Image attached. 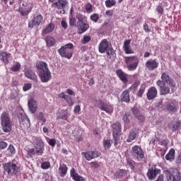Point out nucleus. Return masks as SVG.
<instances>
[{
	"label": "nucleus",
	"instance_id": "f257e3e1",
	"mask_svg": "<svg viewBox=\"0 0 181 181\" xmlns=\"http://www.w3.org/2000/svg\"><path fill=\"white\" fill-rule=\"evenodd\" d=\"M73 47L74 45L72 43L66 44L58 49V53L62 56V57L71 59V57H73Z\"/></svg>",
	"mask_w": 181,
	"mask_h": 181
},
{
	"label": "nucleus",
	"instance_id": "f03ea898",
	"mask_svg": "<svg viewBox=\"0 0 181 181\" xmlns=\"http://www.w3.org/2000/svg\"><path fill=\"white\" fill-rule=\"evenodd\" d=\"M1 122L4 132H11L12 131V122H11L9 114L3 112L1 115Z\"/></svg>",
	"mask_w": 181,
	"mask_h": 181
},
{
	"label": "nucleus",
	"instance_id": "7ed1b4c3",
	"mask_svg": "<svg viewBox=\"0 0 181 181\" xmlns=\"http://www.w3.org/2000/svg\"><path fill=\"white\" fill-rule=\"evenodd\" d=\"M100 53H107V56L110 54H115V51L111 47V44L107 40H103L98 46Z\"/></svg>",
	"mask_w": 181,
	"mask_h": 181
},
{
	"label": "nucleus",
	"instance_id": "20e7f679",
	"mask_svg": "<svg viewBox=\"0 0 181 181\" xmlns=\"http://www.w3.org/2000/svg\"><path fill=\"white\" fill-rule=\"evenodd\" d=\"M160 81H163L165 84H168L171 88L172 91L173 92L175 91V88L176 87V83L175 82L173 78H172V77L169 76V74L166 72L163 73L161 75V80H160Z\"/></svg>",
	"mask_w": 181,
	"mask_h": 181
},
{
	"label": "nucleus",
	"instance_id": "39448f33",
	"mask_svg": "<svg viewBox=\"0 0 181 181\" xmlns=\"http://www.w3.org/2000/svg\"><path fill=\"white\" fill-rule=\"evenodd\" d=\"M165 173L167 176V181H180L181 180L180 172H179V170H177V168L174 169L173 170V173H171L169 170H167Z\"/></svg>",
	"mask_w": 181,
	"mask_h": 181
},
{
	"label": "nucleus",
	"instance_id": "423d86ee",
	"mask_svg": "<svg viewBox=\"0 0 181 181\" xmlns=\"http://www.w3.org/2000/svg\"><path fill=\"white\" fill-rule=\"evenodd\" d=\"M3 168L7 172L8 175H11V176L18 173V167L13 163H6L3 164Z\"/></svg>",
	"mask_w": 181,
	"mask_h": 181
},
{
	"label": "nucleus",
	"instance_id": "0eeeda50",
	"mask_svg": "<svg viewBox=\"0 0 181 181\" xmlns=\"http://www.w3.org/2000/svg\"><path fill=\"white\" fill-rule=\"evenodd\" d=\"M19 122H20V127L23 131H25L30 127V120L26 115H20L18 116Z\"/></svg>",
	"mask_w": 181,
	"mask_h": 181
},
{
	"label": "nucleus",
	"instance_id": "6e6552de",
	"mask_svg": "<svg viewBox=\"0 0 181 181\" xmlns=\"http://www.w3.org/2000/svg\"><path fill=\"white\" fill-rule=\"evenodd\" d=\"M132 155L134 156V159H137L138 160H141V159H144L145 155L144 154V151L139 146H134L132 148Z\"/></svg>",
	"mask_w": 181,
	"mask_h": 181
},
{
	"label": "nucleus",
	"instance_id": "1a4fd4ad",
	"mask_svg": "<svg viewBox=\"0 0 181 181\" xmlns=\"http://www.w3.org/2000/svg\"><path fill=\"white\" fill-rule=\"evenodd\" d=\"M34 148L37 153L42 155L43 153V149L45 148V144H43V141L40 139H37L36 137L34 138L33 140Z\"/></svg>",
	"mask_w": 181,
	"mask_h": 181
},
{
	"label": "nucleus",
	"instance_id": "9d476101",
	"mask_svg": "<svg viewBox=\"0 0 181 181\" xmlns=\"http://www.w3.org/2000/svg\"><path fill=\"white\" fill-rule=\"evenodd\" d=\"M157 86L160 88V95H166L170 93V88L166 86L163 81L158 80L156 82Z\"/></svg>",
	"mask_w": 181,
	"mask_h": 181
},
{
	"label": "nucleus",
	"instance_id": "9b49d317",
	"mask_svg": "<svg viewBox=\"0 0 181 181\" xmlns=\"http://www.w3.org/2000/svg\"><path fill=\"white\" fill-rule=\"evenodd\" d=\"M39 77L40 78L42 83H47V81L52 78V73H50L49 69L40 71Z\"/></svg>",
	"mask_w": 181,
	"mask_h": 181
},
{
	"label": "nucleus",
	"instance_id": "f8f14e48",
	"mask_svg": "<svg viewBox=\"0 0 181 181\" xmlns=\"http://www.w3.org/2000/svg\"><path fill=\"white\" fill-rule=\"evenodd\" d=\"M81 155L84 156L86 160H91V159H94L95 158H100L101 153L100 152L95 151H88V152H82Z\"/></svg>",
	"mask_w": 181,
	"mask_h": 181
},
{
	"label": "nucleus",
	"instance_id": "ddd939ff",
	"mask_svg": "<svg viewBox=\"0 0 181 181\" xmlns=\"http://www.w3.org/2000/svg\"><path fill=\"white\" fill-rule=\"evenodd\" d=\"M159 173H160V170L156 168V165H153L148 168L147 176L150 180H153V179H155Z\"/></svg>",
	"mask_w": 181,
	"mask_h": 181
},
{
	"label": "nucleus",
	"instance_id": "4468645a",
	"mask_svg": "<svg viewBox=\"0 0 181 181\" xmlns=\"http://www.w3.org/2000/svg\"><path fill=\"white\" fill-rule=\"evenodd\" d=\"M146 67L150 71H153L159 67V62L156 59H148L146 62Z\"/></svg>",
	"mask_w": 181,
	"mask_h": 181
},
{
	"label": "nucleus",
	"instance_id": "2eb2a0df",
	"mask_svg": "<svg viewBox=\"0 0 181 181\" xmlns=\"http://www.w3.org/2000/svg\"><path fill=\"white\" fill-rule=\"evenodd\" d=\"M41 22H43V17L42 15H38L33 18V20L29 22L28 27L33 28L34 26H39Z\"/></svg>",
	"mask_w": 181,
	"mask_h": 181
},
{
	"label": "nucleus",
	"instance_id": "dca6fc26",
	"mask_svg": "<svg viewBox=\"0 0 181 181\" xmlns=\"http://www.w3.org/2000/svg\"><path fill=\"white\" fill-rule=\"evenodd\" d=\"M98 107L102 110L105 111L107 114H112V111H114V107L112 106L105 104L101 101L99 102Z\"/></svg>",
	"mask_w": 181,
	"mask_h": 181
},
{
	"label": "nucleus",
	"instance_id": "f3484780",
	"mask_svg": "<svg viewBox=\"0 0 181 181\" xmlns=\"http://www.w3.org/2000/svg\"><path fill=\"white\" fill-rule=\"evenodd\" d=\"M147 100L151 101V100H153V98H156L158 97V89L155 87H151L146 93Z\"/></svg>",
	"mask_w": 181,
	"mask_h": 181
},
{
	"label": "nucleus",
	"instance_id": "a211bd4d",
	"mask_svg": "<svg viewBox=\"0 0 181 181\" xmlns=\"http://www.w3.org/2000/svg\"><path fill=\"white\" fill-rule=\"evenodd\" d=\"M28 108L31 114H35L37 110V102L35 99L31 98L28 100Z\"/></svg>",
	"mask_w": 181,
	"mask_h": 181
},
{
	"label": "nucleus",
	"instance_id": "6ab92c4d",
	"mask_svg": "<svg viewBox=\"0 0 181 181\" xmlns=\"http://www.w3.org/2000/svg\"><path fill=\"white\" fill-rule=\"evenodd\" d=\"M67 5H69L67 0H58L52 4V7L57 8V9H64Z\"/></svg>",
	"mask_w": 181,
	"mask_h": 181
},
{
	"label": "nucleus",
	"instance_id": "aec40b11",
	"mask_svg": "<svg viewBox=\"0 0 181 181\" xmlns=\"http://www.w3.org/2000/svg\"><path fill=\"white\" fill-rule=\"evenodd\" d=\"M25 77H27V78H29L30 80H33L35 82L37 81V76H36V74L30 68L27 69V70L25 72Z\"/></svg>",
	"mask_w": 181,
	"mask_h": 181
},
{
	"label": "nucleus",
	"instance_id": "412c9836",
	"mask_svg": "<svg viewBox=\"0 0 181 181\" xmlns=\"http://www.w3.org/2000/svg\"><path fill=\"white\" fill-rule=\"evenodd\" d=\"M58 97L59 98H63L64 100H65L66 103H67L69 107L74 105V102H73V99L71 98V96L69 95H66L64 92L59 93Z\"/></svg>",
	"mask_w": 181,
	"mask_h": 181
},
{
	"label": "nucleus",
	"instance_id": "4be33fe9",
	"mask_svg": "<svg viewBox=\"0 0 181 181\" xmlns=\"http://www.w3.org/2000/svg\"><path fill=\"white\" fill-rule=\"evenodd\" d=\"M70 175L71 177L75 181H86L84 180V177H83L81 175H78L77 172L76 171V169L74 168L71 169L70 170Z\"/></svg>",
	"mask_w": 181,
	"mask_h": 181
},
{
	"label": "nucleus",
	"instance_id": "5701e85b",
	"mask_svg": "<svg viewBox=\"0 0 181 181\" xmlns=\"http://www.w3.org/2000/svg\"><path fill=\"white\" fill-rule=\"evenodd\" d=\"M77 26H78V33L79 35H83L84 32H87L88 28H90V25L87 23V21H85L84 23L77 24Z\"/></svg>",
	"mask_w": 181,
	"mask_h": 181
},
{
	"label": "nucleus",
	"instance_id": "b1692460",
	"mask_svg": "<svg viewBox=\"0 0 181 181\" xmlns=\"http://www.w3.org/2000/svg\"><path fill=\"white\" fill-rule=\"evenodd\" d=\"M113 136H118L121 134V123L115 122L112 125Z\"/></svg>",
	"mask_w": 181,
	"mask_h": 181
},
{
	"label": "nucleus",
	"instance_id": "393cba45",
	"mask_svg": "<svg viewBox=\"0 0 181 181\" xmlns=\"http://www.w3.org/2000/svg\"><path fill=\"white\" fill-rule=\"evenodd\" d=\"M132 112L139 121L144 122L145 121V116L139 112V110L136 107L132 108Z\"/></svg>",
	"mask_w": 181,
	"mask_h": 181
},
{
	"label": "nucleus",
	"instance_id": "a878e982",
	"mask_svg": "<svg viewBox=\"0 0 181 181\" xmlns=\"http://www.w3.org/2000/svg\"><path fill=\"white\" fill-rule=\"evenodd\" d=\"M129 45H131V40H127L124 41L123 49L127 54H131V53H133L132 49H131Z\"/></svg>",
	"mask_w": 181,
	"mask_h": 181
},
{
	"label": "nucleus",
	"instance_id": "bb28decb",
	"mask_svg": "<svg viewBox=\"0 0 181 181\" xmlns=\"http://www.w3.org/2000/svg\"><path fill=\"white\" fill-rule=\"evenodd\" d=\"M165 108L170 112H176L177 106L173 102H168L165 106Z\"/></svg>",
	"mask_w": 181,
	"mask_h": 181
},
{
	"label": "nucleus",
	"instance_id": "cd10ccee",
	"mask_svg": "<svg viewBox=\"0 0 181 181\" xmlns=\"http://www.w3.org/2000/svg\"><path fill=\"white\" fill-rule=\"evenodd\" d=\"M126 64H132L134 63H139V60H138V57L136 56L134 57H127L124 60Z\"/></svg>",
	"mask_w": 181,
	"mask_h": 181
},
{
	"label": "nucleus",
	"instance_id": "c85d7f7f",
	"mask_svg": "<svg viewBox=\"0 0 181 181\" xmlns=\"http://www.w3.org/2000/svg\"><path fill=\"white\" fill-rule=\"evenodd\" d=\"M137 137H138V134L136 133V130L135 129L131 130L127 141V142H132V141H134V139H136Z\"/></svg>",
	"mask_w": 181,
	"mask_h": 181
},
{
	"label": "nucleus",
	"instance_id": "c756f323",
	"mask_svg": "<svg viewBox=\"0 0 181 181\" xmlns=\"http://www.w3.org/2000/svg\"><path fill=\"white\" fill-rule=\"evenodd\" d=\"M30 11H32V8L20 7L18 8V12L21 13V16H28L30 13Z\"/></svg>",
	"mask_w": 181,
	"mask_h": 181
},
{
	"label": "nucleus",
	"instance_id": "7c9ffc66",
	"mask_svg": "<svg viewBox=\"0 0 181 181\" xmlns=\"http://www.w3.org/2000/svg\"><path fill=\"white\" fill-rule=\"evenodd\" d=\"M168 127L173 131H177V129H179V128L181 127V122L180 121L174 122L173 123H170Z\"/></svg>",
	"mask_w": 181,
	"mask_h": 181
},
{
	"label": "nucleus",
	"instance_id": "2f4dec72",
	"mask_svg": "<svg viewBox=\"0 0 181 181\" xmlns=\"http://www.w3.org/2000/svg\"><path fill=\"white\" fill-rule=\"evenodd\" d=\"M37 67L39 69L40 71H45L46 70H49L47 68V64L44 62H39L37 63Z\"/></svg>",
	"mask_w": 181,
	"mask_h": 181
},
{
	"label": "nucleus",
	"instance_id": "473e14b6",
	"mask_svg": "<svg viewBox=\"0 0 181 181\" xmlns=\"http://www.w3.org/2000/svg\"><path fill=\"white\" fill-rule=\"evenodd\" d=\"M0 57H1V60H2L4 63H5L6 64H8V63H9V60L8 59L11 57V54H7L6 52H1Z\"/></svg>",
	"mask_w": 181,
	"mask_h": 181
},
{
	"label": "nucleus",
	"instance_id": "72a5a7b5",
	"mask_svg": "<svg viewBox=\"0 0 181 181\" xmlns=\"http://www.w3.org/2000/svg\"><path fill=\"white\" fill-rule=\"evenodd\" d=\"M122 101H124V103H129V89L124 90L122 94Z\"/></svg>",
	"mask_w": 181,
	"mask_h": 181
},
{
	"label": "nucleus",
	"instance_id": "f704fd0d",
	"mask_svg": "<svg viewBox=\"0 0 181 181\" xmlns=\"http://www.w3.org/2000/svg\"><path fill=\"white\" fill-rule=\"evenodd\" d=\"M116 74L123 83H127L128 81V80H127V76L122 70H117Z\"/></svg>",
	"mask_w": 181,
	"mask_h": 181
},
{
	"label": "nucleus",
	"instance_id": "c9c22d12",
	"mask_svg": "<svg viewBox=\"0 0 181 181\" xmlns=\"http://www.w3.org/2000/svg\"><path fill=\"white\" fill-rule=\"evenodd\" d=\"M166 160H175V149L171 148L169 153L165 156Z\"/></svg>",
	"mask_w": 181,
	"mask_h": 181
},
{
	"label": "nucleus",
	"instance_id": "e433bc0d",
	"mask_svg": "<svg viewBox=\"0 0 181 181\" xmlns=\"http://www.w3.org/2000/svg\"><path fill=\"white\" fill-rule=\"evenodd\" d=\"M59 173H60L62 177H64L66 173H67V166L64 164L60 165L59 168Z\"/></svg>",
	"mask_w": 181,
	"mask_h": 181
},
{
	"label": "nucleus",
	"instance_id": "4c0bfd02",
	"mask_svg": "<svg viewBox=\"0 0 181 181\" xmlns=\"http://www.w3.org/2000/svg\"><path fill=\"white\" fill-rule=\"evenodd\" d=\"M45 40L47 46L48 47H52V46H54V43H56V41L54 40V38H53V37L47 36Z\"/></svg>",
	"mask_w": 181,
	"mask_h": 181
},
{
	"label": "nucleus",
	"instance_id": "58836bf2",
	"mask_svg": "<svg viewBox=\"0 0 181 181\" xmlns=\"http://www.w3.org/2000/svg\"><path fill=\"white\" fill-rule=\"evenodd\" d=\"M54 30V24L49 23L45 30H43L42 33L46 35V33H52V31Z\"/></svg>",
	"mask_w": 181,
	"mask_h": 181
},
{
	"label": "nucleus",
	"instance_id": "ea45409f",
	"mask_svg": "<svg viewBox=\"0 0 181 181\" xmlns=\"http://www.w3.org/2000/svg\"><path fill=\"white\" fill-rule=\"evenodd\" d=\"M103 148L105 149L108 150L111 148V146L112 145V140L111 139H105L103 140Z\"/></svg>",
	"mask_w": 181,
	"mask_h": 181
},
{
	"label": "nucleus",
	"instance_id": "a19ab883",
	"mask_svg": "<svg viewBox=\"0 0 181 181\" xmlns=\"http://www.w3.org/2000/svg\"><path fill=\"white\" fill-rule=\"evenodd\" d=\"M76 18L78 19L77 25H79L80 23H84V22H87L86 16L81 14H76Z\"/></svg>",
	"mask_w": 181,
	"mask_h": 181
},
{
	"label": "nucleus",
	"instance_id": "79ce46f5",
	"mask_svg": "<svg viewBox=\"0 0 181 181\" xmlns=\"http://www.w3.org/2000/svg\"><path fill=\"white\" fill-rule=\"evenodd\" d=\"M126 175L127 170H118L115 173V176H117V177H124V176H126Z\"/></svg>",
	"mask_w": 181,
	"mask_h": 181
},
{
	"label": "nucleus",
	"instance_id": "37998d69",
	"mask_svg": "<svg viewBox=\"0 0 181 181\" xmlns=\"http://www.w3.org/2000/svg\"><path fill=\"white\" fill-rule=\"evenodd\" d=\"M139 64V62H134L133 64H129V65H127L128 70H129L130 71H134V70H136V67H138Z\"/></svg>",
	"mask_w": 181,
	"mask_h": 181
},
{
	"label": "nucleus",
	"instance_id": "c03bdc74",
	"mask_svg": "<svg viewBox=\"0 0 181 181\" xmlns=\"http://www.w3.org/2000/svg\"><path fill=\"white\" fill-rule=\"evenodd\" d=\"M115 4H117V1H115V0H107L105 1V5L107 8H111L115 6Z\"/></svg>",
	"mask_w": 181,
	"mask_h": 181
},
{
	"label": "nucleus",
	"instance_id": "a18cd8bd",
	"mask_svg": "<svg viewBox=\"0 0 181 181\" xmlns=\"http://www.w3.org/2000/svg\"><path fill=\"white\" fill-rule=\"evenodd\" d=\"M36 118H37V119H39L40 121H43V122H46V119H45V116L43 115L42 112L37 113Z\"/></svg>",
	"mask_w": 181,
	"mask_h": 181
},
{
	"label": "nucleus",
	"instance_id": "49530a36",
	"mask_svg": "<svg viewBox=\"0 0 181 181\" xmlns=\"http://www.w3.org/2000/svg\"><path fill=\"white\" fill-rule=\"evenodd\" d=\"M11 70L12 71H19L21 70V64L19 62H17L16 65H13L11 68Z\"/></svg>",
	"mask_w": 181,
	"mask_h": 181
},
{
	"label": "nucleus",
	"instance_id": "de8ad7c7",
	"mask_svg": "<svg viewBox=\"0 0 181 181\" xmlns=\"http://www.w3.org/2000/svg\"><path fill=\"white\" fill-rule=\"evenodd\" d=\"M90 40L91 37H90V35H85L81 40V43H83V45H86V43H88V42H90Z\"/></svg>",
	"mask_w": 181,
	"mask_h": 181
},
{
	"label": "nucleus",
	"instance_id": "09e8293b",
	"mask_svg": "<svg viewBox=\"0 0 181 181\" xmlns=\"http://www.w3.org/2000/svg\"><path fill=\"white\" fill-rule=\"evenodd\" d=\"M90 19L93 22H98V19H100V16L97 13H93V15L90 16Z\"/></svg>",
	"mask_w": 181,
	"mask_h": 181
},
{
	"label": "nucleus",
	"instance_id": "8fccbe9b",
	"mask_svg": "<svg viewBox=\"0 0 181 181\" xmlns=\"http://www.w3.org/2000/svg\"><path fill=\"white\" fill-rule=\"evenodd\" d=\"M28 153L29 156H33V155L39 154V153H37V151L35 148H31V149L28 150Z\"/></svg>",
	"mask_w": 181,
	"mask_h": 181
},
{
	"label": "nucleus",
	"instance_id": "3c124183",
	"mask_svg": "<svg viewBox=\"0 0 181 181\" xmlns=\"http://www.w3.org/2000/svg\"><path fill=\"white\" fill-rule=\"evenodd\" d=\"M138 86H139V81H136L129 88V90H134V91H136V88H138Z\"/></svg>",
	"mask_w": 181,
	"mask_h": 181
},
{
	"label": "nucleus",
	"instance_id": "603ef678",
	"mask_svg": "<svg viewBox=\"0 0 181 181\" xmlns=\"http://www.w3.org/2000/svg\"><path fill=\"white\" fill-rule=\"evenodd\" d=\"M42 169H49L50 168V163L49 162H44L41 164Z\"/></svg>",
	"mask_w": 181,
	"mask_h": 181
},
{
	"label": "nucleus",
	"instance_id": "864d4df0",
	"mask_svg": "<svg viewBox=\"0 0 181 181\" xmlns=\"http://www.w3.org/2000/svg\"><path fill=\"white\" fill-rule=\"evenodd\" d=\"M70 26H76V18L74 17L69 18Z\"/></svg>",
	"mask_w": 181,
	"mask_h": 181
},
{
	"label": "nucleus",
	"instance_id": "5fc2aeb1",
	"mask_svg": "<svg viewBox=\"0 0 181 181\" xmlns=\"http://www.w3.org/2000/svg\"><path fill=\"white\" fill-rule=\"evenodd\" d=\"M129 113H126L124 116H123V121L124 122H125L126 124H128V122H129Z\"/></svg>",
	"mask_w": 181,
	"mask_h": 181
},
{
	"label": "nucleus",
	"instance_id": "6e6d98bb",
	"mask_svg": "<svg viewBox=\"0 0 181 181\" xmlns=\"http://www.w3.org/2000/svg\"><path fill=\"white\" fill-rule=\"evenodd\" d=\"M32 88V84L30 83H26L23 87V91H28V90H30Z\"/></svg>",
	"mask_w": 181,
	"mask_h": 181
},
{
	"label": "nucleus",
	"instance_id": "4d7b16f0",
	"mask_svg": "<svg viewBox=\"0 0 181 181\" xmlns=\"http://www.w3.org/2000/svg\"><path fill=\"white\" fill-rule=\"evenodd\" d=\"M86 11H87V12H91V11H93V5H91L90 3H88L86 6Z\"/></svg>",
	"mask_w": 181,
	"mask_h": 181
},
{
	"label": "nucleus",
	"instance_id": "13d9d810",
	"mask_svg": "<svg viewBox=\"0 0 181 181\" xmlns=\"http://www.w3.org/2000/svg\"><path fill=\"white\" fill-rule=\"evenodd\" d=\"M144 91H145V88L141 87L137 93L138 97H142V95L144 94Z\"/></svg>",
	"mask_w": 181,
	"mask_h": 181
},
{
	"label": "nucleus",
	"instance_id": "bf43d9fd",
	"mask_svg": "<svg viewBox=\"0 0 181 181\" xmlns=\"http://www.w3.org/2000/svg\"><path fill=\"white\" fill-rule=\"evenodd\" d=\"M49 145H50V146H56V139H50L49 140Z\"/></svg>",
	"mask_w": 181,
	"mask_h": 181
},
{
	"label": "nucleus",
	"instance_id": "052dcab7",
	"mask_svg": "<svg viewBox=\"0 0 181 181\" xmlns=\"http://www.w3.org/2000/svg\"><path fill=\"white\" fill-rule=\"evenodd\" d=\"M8 146V144L5 141H0V149H5Z\"/></svg>",
	"mask_w": 181,
	"mask_h": 181
},
{
	"label": "nucleus",
	"instance_id": "680f3d73",
	"mask_svg": "<svg viewBox=\"0 0 181 181\" xmlns=\"http://www.w3.org/2000/svg\"><path fill=\"white\" fill-rule=\"evenodd\" d=\"M157 12H158V13H160V15L163 14V7H162V6H158L157 8H156Z\"/></svg>",
	"mask_w": 181,
	"mask_h": 181
},
{
	"label": "nucleus",
	"instance_id": "e2e57ef3",
	"mask_svg": "<svg viewBox=\"0 0 181 181\" xmlns=\"http://www.w3.org/2000/svg\"><path fill=\"white\" fill-rule=\"evenodd\" d=\"M7 151H9V152L11 153H15V148L13 147V145H10L8 146Z\"/></svg>",
	"mask_w": 181,
	"mask_h": 181
},
{
	"label": "nucleus",
	"instance_id": "0e129e2a",
	"mask_svg": "<svg viewBox=\"0 0 181 181\" xmlns=\"http://www.w3.org/2000/svg\"><path fill=\"white\" fill-rule=\"evenodd\" d=\"M60 118L62 119H67V118H69V113L67 112H66L65 113H64V115H62Z\"/></svg>",
	"mask_w": 181,
	"mask_h": 181
},
{
	"label": "nucleus",
	"instance_id": "69168bd1",
	"mask_svg": "<svg viewBox=\"0 0 181 181\" xmlns=\"http://www.w3.org/2000/svg\"><path fill=\"white\" fill-rule=\"evenodd\" d=\"M62 28H64V29H67V23L64 21H62L61 22Z\"/></svg>",
	"mask_w": 181,
	"mask_h": 181
},
{
	"label": "nucleus",
	"instance_id": "338daca9",
	"mask_svg": "<svg viewBox=\"0 0 181 181\" xmlns=\"http://www.w3.org/2000/svg\"><path fill=\"white\" fill-rule=\"evenodd\" d=\"M112 15H113L112 11H111V10L106 11V12H105L106 16H112Z\"/></svg>",
	"mask_w": 181,
	"mask_h": 181
},
{
	"label": "nucleus",
	"instance_id": "774afa93",
	"mask_svg": "<svg viewBox=\"0 0 181 181\" xmlns=\"http://www.w3.org/2000/svg\"><path fill=\"white\" fill-rule=\"evenodd\" d=\"M113 138L115 139L114 145L117 146V145H118V136H113Z\"/></svg>",
	"mask_w": 181,
	"mask_h": 181
}]
</instances>
